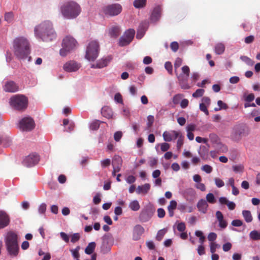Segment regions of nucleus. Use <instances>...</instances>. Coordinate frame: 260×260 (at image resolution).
<instances>
[{"label":"nucleus","instance_id":"nucleus-1","mask_svg":"<svg viewBox=\"0 0 260 260\" xmlns=\"http://www.w3.org/2000/svg\"><path fill=\"white\" fill-rule=\"evenodd\" d=\"M12 50L16 58L19 60L27 59L31 61L30 44L28 39L24 36H18L12 41Z\"/></svg>","mask_w":260,"mask_h":260},{"label":"nucleus","instance_id":"nucleus-2","mask_svg":"<svg viewBox=\"0 0 260 260\" xmlns=\"http://www.w3.org/2000/svg\"><path fill=\"white\" fill-rule=\"evenodd\" d=\"M34 35L38 40L45 42H51L56 38L52 23L49 20L41 22L34 28Z\"/></svg>","mask_w":260,"mask_h":260},{"label":"nucleus","instance_id":"nucleus-3","mask_svg":"<svg viewBox=\"0 0 260 260\" xmlns=\"http://www.w3.org/2000/svg\"><path fill=\"white\" fill-rule=\"evenodd\" d=\"M4 242L7 254L11 258L16 257L19 252L18 234L12 231L7 232L4 235Z\"/></svg>","mask_w":260,"mask_h":260},{"label":"nucleus","instance_id":"nucleus-4","mask_svg":"<svg viewBox=\"0 0 260 260\" xmlns=\"http://www.w3.org/2000/svg\"><path fill=\"white\" fill-rule=\"evenodd\" d=\"M60 12L64 18L73 19L80 15L81 12V8L76 2L69 1L61 5Z\"/></svg>","mask_w":260,"mask_h":260},{"label":"nucleus","instance_id":"nucleus-5","mask_svg":"<svg viewBox=\"0 0 260 260\" xmlns=\"http://www.w3.org/2000/svg\"><path fill=\"white\" fill-rule=\"evenodd\" d=\"M77 45L76 40L71 36H67L62 40V48L60 50V55L66 56L71 51L73 50Z\"/></svg>","mask_w":260,"mask_h":260},{"label":"nucleus","instance_id":"nucleus-6","mask_svg":"<svg viewBox=\"0 0 260 260\" xmlns=\"http://www.w3.org/2000/svg\"><path fill=\"white\" fill-rule=\"evenodd\" d=\"M100 46L98 41H90L86 48L85 58L89 61H94L98 56Z\"/></svg>","mask_w":260,"mask_h":260},{"label":"nucleus","instance_id":"nucleus-7","mask_svg":"<svg viewBox=\"0 0 260 260\" xmlns=\"http://www.w3.org/2000/svg\"><path fill=\"white\" fill-rule=\"evenodd\" d=\"M10 104L11 106L16 110H23L27 107V99L23 95H15L11 98Z\"/></svg>","mask_w":260,"mask_h":260},{"label":"nucleus","instance_id":"nucleus-8","mask_svg":"<svg viewBox=\"0 0 260 260\" xmlns=\"http://www.w3.org/2000/svg\"><path fill=\"white\" fill-rule=\"evenodd\" d=\"M249 134L248 129L243 125H237L233 129L231 137L234 141H240L242 137H245Z\"/></svg>","mask_w":260,"mask_h":260},{"label":"nucleus","instance_id":"nucleus-9","mask_svg":"<svg viewBox=\"0 0 260 260\" xmlns=\"http://www.w3.org/2000/svg\"><path fill=\"white\" fill-rule=\"evenodd\" d=\"M182 73L177 76V78L182 89H188L189 86L187 84L190 69L187 66H184L181 68Z\"/></svg>","mask_w":260,"mask_h":260},{"label":"nucleus","instance_id":"nucleus-10","mask_svg":"<svg viewBox=\"0 0 260 260\" xmlns=\"http://www.w3.org/2000/svg\"><path fill=\"white\" fill-rule=\"evenodd\" d=\"M155 209L151 205L145 207L140 212L139 219L141 222L148 221L152 217Z\"/></svg>","mask_w":260,"mask_h":260},{"label":"nucleus","instance_id":"nucleus-11","mask_svg":"<svg viewBox=\"0 0 260 260\" xmlns=\"http://www.w3.org/2000/svg\"><path fill=\"white\" fill-rule=\"evenodd\" d=\"M35 123L33 119L30 117H25L21 119L19 123V126L22 131H30L35 127Z\"/></svg>","mask_w":260,"mask_h":260},{"label":"nucleus","instance_id":"nucleus-12","mask_svg":"<svg viewBox=\"0 0 260 260\" xmlns=\"http://www.w3.org/2000/svg\"><path fill=\"white\" fill-rule=\"evenodd\" d=\"M121 11L122 7L118 4L109 5L103 9L105 14L110 16L118 15L121 13Z\"/></svg>","mask_w":260,"mask_h":260},{"label":"nucleus","instance_id":"nucleus-13","mask_svg":"<svg viewBox=\"0 0 260 260\" xmlns=\"http://www.w3.org/2000/svg\"><path fill=\"white\" fill-rule=\"evenodd\" d=\"M135 34V31L133 29H129L126 31L119 39V45L120 46H124L129 44L133 39Z\"/></svg>","mask_w":260,"mask_h":260},{"label":"nucleus","instance_id":"nucleus-14","mask_svg":"<svg viewBox=\"0 0 260 260\" xmlns=\"http://www.w3.org/2000/svg\"><path fill=\"white\" fill-rule=\"evenodd\" d=\"M39 160V155L36 153H32L24 158L22 164L27 167H31L37 164Z\"/></svg>","mask_w":260,"mask_h":260},{"label":"nucleus","instance_id":"nucleus-15","mask_svg":"<svg viewBox=\"0 0 260 260\" xmlns=\"http://www.w3.org/2000/svg\"><path fill=\"white\" fill-rule=\"evenodd\" d=\"M3 90L7 92H15L18 91V85L13 81L4 82L3 85Z\"/></svg>","mask_w":260,"mask_h":260},{"label":"nucleus","instance_id":"nucleus-16","mask_svg":"<svg viewBox=\"0 0 260 260\" xmlns=\"http://www.w3.org/2000/svg\"><path fill=\"white\" fill-rule=\"evenodd\" d=\"M162 13V8L160 6H155L150 15V20L152 23H156L160 19Z\"/></svg>","mask_w":260,"mask_h":260},{"label":"nucleus","instance_id":"nucleus-17","mask_svg":"<svg viewBox=\"0 0 260 260\" xmlns=\"http://www.w3.org/2000/svg\"><path fill=\"white\" fill-rule=\"evenodd\" d=\"M80 68V64L73 60L67 62L63 67V70L68 72H76Z\"/></svg>","mask_w":260,"mask_h":260},{"label":"nucleus","instance_id":"nucleus-18","mask_svg":"<svg viewBox=\"0 0 260 260\" xmlns=\"http://www.w3.org/2000/svg\"><path fill=\"white\" fill-rule=\"evenodd\" d=\"M9 215L4 211H0V230L7 227L10 223Z\"/></svg>","mask_w":260,"mask_h":260},{"label":"nucleus","instance_id":"nucleus-19","mask_svg":"<svg viewBox=\"0 0 260 260\" xmlns=\"http://www.w3.org/2000/svg\"><path fill=\"white\" fill-rule=\"evenodd\" d=\"M144 228L140 224L136 225L133 229V239L137 241L141 238V236L144 234Z\"/></svg>","mask_w":260,"mask_h":260},{"label":"nucleus","instance_id":"nucleus-20","mask_svg":"<svg viewBox=\"0 0 260 260\" xmlns=\"http://www.w3.org/2000/svg\"><path fill=\"white\" fill-rule=\"evenodd\" d=\"M149 23L147 21L142 22L137 30L136 38L137 39H141L144 35L148 27Z\"/></svg>","mask_w":260,"mask_h":260},{"label":"nucleus","instance_id":"nucleus-21","mask_svg":"<svg viewBox=\"0 0 260 260\" xmlns=\"http://www.w3.org/2000/svg\"><path fill=\"white\" fill-rule=\"evenodd\" d=\"M197 207L200 213L206 214L208 211L209 205L205 199H201L198 202Z\"/></svg>","mask_w":260,"mask_h":260},{"label":"nucleus","instance_id":"nucleus-22","mask_svg":"<svg viewBox=\"0 0 260 260\" xmlns=\"http://www.w3.org/2000/svg\"><path fill=\"white\" fill-rule=\"evenodd\" d=\"M112 59L111 55L103 57L97 61L98 68L101 69L107 66Z\"/></svg>","mask_w":260,"mask_h":260},{"label":"nucleus","instance_id":"nucleus-23","mask_svg":"<svg viewBox=\"0 0 260 260\" xmlns=\"http://www.w3.org/2000/svg\"><path fill=\"white\" fill-rule=\"evenodd\" d=\"M215 215L219 222V226L221 229H225L228 225V223L226 220L223 219V216L222 213L219 211H217Z\"/></svg>","mask_w":260,"mask_h":260},{"label":"nucleus","instance_id":"nucleus-24","mask_svg":"<svg viewBox=\"0 0 260 260\" xmlns=\"http://www.w3.org/2000/svg\"><path fill=\"white\" fill-rule=\"evenodd\" d=\"M184 197L187 201H191L196 196V191L192 188H188L183 191Z\"/></svg>","mask_w":260,"mask_h":260},{"label":"nucleus","instance_id":"nucleus-25","mask_svg":"<svg viewBox=\"0 0 260 260\" xmlns=\"http://www.w3.org/2000/svg\"><path fill=\"white\" fill-rule=\"evenodd\" d=\"M150 189V185L149 183H145L143 185H139L136 189V192L138 194H146Z\"/></svg>","mask_w":260,"mask_h":260},{"label":"nucleus","instance_id":"nucleus-26","mask_svg":"<svg viewBox=\"0 0 260 260\" xmlns=\"http://www.w3.org/2000/svg\"><path fill=\"white\" fill-rule=\"evenodd\" d=\"M108 33L111 37L116 38L120 34L119 27L116 25H113L109 28Z\"/></svg>","mask_w":260,"mask_h":260},{"label":"nucleus","instance_id":"nucleus-27","mask_svg":"<svg viewBox=\"0 0 260 260\" xmlns=\"http://www.w3.org/2000/svg\"><path fill=\"white\" fill-rule=\"evenodd\" d=\"M214 147L215 148L217 152L219 153H226L228 151V147L220 142L214 145Z\"/></svg>","mask_w":260,"mask_h":260},{"label":"nucleus","instance_id":"nucleus-28","mask_svg":"<svg viewBox=\"0 0 260 260\" xmlns=\"http://www.w3.org/2000/svg\"><path fill=\"white\" fill-rule=\"evenodd\" d=\"M101 114L103 116L107 118H110L112 116V111L108 107H104L101 109Z\"/></svg>","mask_w":260,"mask_h":260},{"label":"nucleus","instance_id":"nucleus-29","mask_svg":"<svg viewBox=\"0 0 260 260\" xmlns=\"http://www.w3.org/2000/svg\"><path fill=\"white\" fill-rule=\"evenodd\" d=\"M177 204V202L175 200H172L170 201V204L168 206V210L170 217H173L174 216V210L176 208Z\"/></svg>","mask_w":260,"mask_h":260},{"label":"nucleus","instance_id":"nucleus-30","mask_svg":"<svg viewBox=\"0 0 260 260\" xmlns=\"http://www.w3.org/2000/svg\"><path fill=\"white\" fill-rule=\"evenodd\" d=\"M225 50L224 45L222 43H218L215 46L214 51L216 54L220 55L223 53Z\"/></svg>","mask_w":260,"mask_h":260},{"label":"nucleus","instance_id":"nucleus-31","mask_svg":"<svg viewBox=\"0 0 260 260\" xmlns=\"http://www.w3.org/2000/svg\"><path fill=\"white\" fill-rule=\"evenodd\" d=\"M128 207L133 211H137L140 209V205L139 202L137 200H135L130 202Z\"/></svg>","mask_w":260,"mask_h":260},{"label":"nucleus","instance_id":"nucleus-32","mask_svg":"<svg viewBox=\"0 0 260 260\" xmlns=\"http://www.w3.org/2000/svg\"><path fill=\"white\" fill-rule=\"evenodd\" d=\"M101 250L103 253H107L110 250V246L109 245L108 241L107 239H104L101 245Z\"/></svg>","mask_w":260,"mask_h":260},{"label":"nucleus","instance_id":"nucleus-33","mask_svg":"<svg viewBox=\"0 0 260 260\" xmlns=\"http://www.w3.org/2000/svg\"><path fill=\"white\" fill-rule=\"evenodd\" d=\"M96 244L94 242L89 243L85 249V252L87 254H92L95 248Z\"/></svg>","mask_w":260,"mask_h":260},{"label":"nucleus","instance_id":"nucleus-34","mask_svg":"<svg viewBox=\"0 0 260 260\" xmlns=\"http://www.w3.org/2000/svg\"><path fill=\"white\" fill-rule=\"evenodd\" d=\"M242 215L247 222H250L252 220V217L251 212L249 210H243L242 211Z\"/></svg>","mask_w":260,"mask_h":260},{"label":"nucleus","instance_id":"nucleus-35","mask_svg":"<svg viewBox=\"0 0 260 260\" xmlns=\"http://www.w3.org/2000/svg\"><path fill=\"white\" fill-rule=\"evenodd\" d=\"M146 4V0H135L134 6L138 9L143 8Z\"/></svg>","mask_w":260,"mask_h":260},{"label":"nucleus","instance_id":"nucleus-36","mask_svg":"<svg viewBox=\"0 0 260 260\" xmlns=\"http://www.w3.org/2000/svg\"><path fill=\"white\" fill-rule=\"evenodd\" d=\"M164 141L170 142L173 139L172 131L171 132H165L162 135Z\"/></svg>","mask_w":260,"mask_h":260},{"label":"nucleus","instance_id":"nucleus-37","mask_svg":"<svg viewBox=\"0 0 260 260\" xmlns=\"http://www.w3.org/2000/svg\"><path fill=\"white\" fill-rule=\"evenodd\" d=\"M122 159L121 157L118 155H115L112 160V165L122 166Z\"/></svg>","mask_w":260,"mask_h":260},{"label":"nucleus","instance_id":"nucleus-38","mask_svg":"<svg viewBox=\"0 0 260 260\" xmlns=\"http://www.w3.org/2000/svg\"><path fill=\"white\" fill-rule=\"evenodd\" d=\"M249 237L253 240H260V233L257 231L253 230L250 233Z\"/></svg>","mask_w":260,"mask_h":260},{"label":"nucleus","instance_id":"nucleus-39","mask_svg":"<svg viewBox=\"0 0 260 260\" xmlns=\"http://www.w3.org/2000/svg\"><path fill=\"white\" fill-rule=\"evenodd\" d=\"M208 204H214L216 202V199L212 193H209L206 196V200Z\"/></svg>","mask_w":260,"mask_h":260},{"label":"nucleus","instance_id":"nucleus-40","mask_svg":"<svg viewBox=\"0 0 260 260\" xmlns=\"http://www.w3.org/2000/svg\"><path fill=\"white\" fill-rule=\"evenodd\" d=\"M240 58L241 60L244 61L248 66H252L254 64V61L246 56H241Z\"/></svg>","mask_w":260,"mask_h":260},{"label":"nucleus","instance_id":"nucleus-41","mask_svg":"<svg viewBox=\"0 0 260 260\" xmlns=\"http://www.w3.org/2000/svg\"><path fill=\"white\" fill-rule=\"evenodd\" d=\"M209 139L211 142L215 145L219 142V139L217 135L215 134H210L209 135Z\"/></svg>","mask_w":260,"mask_h":260},{"label":"nucleus","instance_id":"nucleus-42","mask_svg":"<svg viewBox=\"0 0 260 260\" xmlns=\"http://www.w3.org/2000/svg\"><path fill=\"white\" fill-rule=\"evenodd\" d=\"M210 252L212 253H215L217 248L220 247V245L215 242H211L209 245Z\"/></svg>","mask_w":260,"mask_h":260},{"label":"nucleus","instance_id":"nucleus-43","mask_svg":"<svg viewBox=\"0 0 260 260\" xmlns=\"http://www.w3.org/2000/svg\"><path fill=\"white\" fill-rule=\"evenodd\" d=\"M14 18V15L12 12L6 13L5 15V20L8 23H11L13 21Z\"/></svg>","mask_w":260,"mask_h":260},{"label":"nucleus","instance_id":"nucleus-44","mask_svg":"<svg viewBox=\"0 0 260 260\" xmlns=\"http://www.w3.org/2000/svg\"><path fill=\"white\" fill-rule=\"evenodd\" d=\"M204 92L205 90L203 89H198L194 93H193L192 96L195 98L201 97L203 95Z\"/></svg>","mask_w":260,"mask_h":260},{"label":"nucleus","instance_id":"nucleus-45","mask_svg":"<svg viewBox=\"0 0 260 260\" xmlns=\"http://www.w3.org/2000/svg\"><path fill=\"white\" fill-rule=\"evenodd\" d=\"M100 120H94L90 124V128L91 130H97L100 126Z\"/></svg>","mask_w":260,"mask_h":260},{"label":"nucleus","instance_id":"nucleus-46","mask_svg":"<svg viewBox=\"0 0 260 260\" xmlns=\"http://www.w3.org/2000/svg\"><path fill=\"white\" fill-rule=\"evenodd\" d=\"M166 232L167 231L165 229L159 230L156 236V240L158 241H160L165 235Z\"/></svg>","mask_w":260,"mask_h":260},{"label":"nucleus","instance_id":"nucleus-47","mask_svg":"<svg viewBox=\"0 0 260 260\" xmlns=\"http://www.w3.org/2000/svg\"><path fill=\"white\" fill-rule=\"evenodd\" d=\"M47 205L45 203H42L38 207V212L40 214H45L46 211Z\"/></svg>","mask_w":260,"mask_h":260},{"label":"nucleus","instance_id":"nucleus-48","mask_svg":"<svg viewBox=\"0 0 260 260\" xmlns=\"http://www.w3.org/2000/svg\"><path fill=\"white\" fill-rule=\"evenodd\" d=\"M183 96V95L182 94H177L175 95L173 98V103L175 105L179 104Z\"/></svg>","mask_w":260,"mask_h":260},{"label":"nucleus","instance_id":"nucleus-49","mask_svg":"<svg viewBox=\"0 0 260 260\" xmlns=\"http://www.w3.org/2000/svg\"><path fill=\"white\" fill-rule=\"evenodd\" d=\"M80 246H78L76 247V248L71 250L72 254L74 258L78 259V258L79 257V250H80Z\"/></svg>","mask_w":260,"mask_h":260},{"label":"nucleus","instance_id":"nucleus-50","mask_svg":"<svg viewBox=\"0 0 260 260\" xmlns=\"http://www.w3.org/2000/svg\"><path fill=\"white\" fill-rule=\"evenodd\" d=\"M101 164L103 168L107 167L111 164V160L109 158H106L101 161Z\"/></svg>","mask_w":260,"mask_h":260},{"label":"nucleus","instance_id":"nucleus-51","mask_svg":"<svg viewBox=\"0 0 260 260\" xmlns=\"http://www.w3.org/2000/svg\"><path fill=\"white\" fill-rule=\"evenodd\" d=\"M214 181L216 186L219 188L223 187L224 185V182L220 178H215L214 179Z\"/></svg>","mask_w":260,"mask_h":260},{"label":"nucleus","instance_id":"nucleus-52","mask_svg":"<svg viewBox=\"0 0 260 260\" xmlns=\"http://www.w3.org/2000/svg\"><path fill=\"white\" fill-rule=\"evenodd\" d=\"M197 252L199 255H203L205 254V248L203 245H199L197 248Z\"/></svg>","mask_w":260,"mask_h":260},{"label":"nucleus","instance_id":"nucleus-53","mask_svg":"<svg viewBox=\"0 0 260 260\" xmlns=\"http://www.w3.org/2000/svg\"><path fill=\"white\" fill-rule=\"evenodd\" d=\"M114 101L117 103L122 104L123 103L122 98L120 93H116L115 94Z\"/></svg>","mask_w":260,"mask_h":260},{"label":"nucleus","instance_id":"nucleus-54","mask_svg":"<svg viewBox=\"0 0 260 260\" xmlns=\"http://www.w3.org/2000/svg\"><path fill=\"white\" fill-rule=\"evenodd\" d=\"M202 170L205 172L206 173L209 174L212 171V168L209 165H205L202 166L201 168Z\"/></svg>","mask_w":260,"mask_h":260},{"label":"nucleus","instance_id":"nucleus-55","mask_svg":"<svg viewBox=\"0 0 260 260\" xmlns=\"http://www.w3.org/2000/svg\"><path fill=\"white\" fill-rule=\"evenodd\" d=\"M148 163L151 167H154L157 164V158L155 157H150Z\"/></svg>","mask_w":260,"mask_h":260},{"label":"nucleus","instance_id":"nucleus-56","mask_svg":"<svg viewBox=\"0 0 260 260\" xmlns=\"http://www.w3.org/2000/svg\"><path fill=\"white\" fill-rule=\"evenodd\" d=\"M208 106L201 103L200 104V109L201 111L204 112L206 115H209V111L207 109Z\"/></svg>","mask_w":260,"mask_h":260},{"label":"nucleus","instance_id":"nucleus-57","mask_svg":"<svg viewBox=\"0 0 260 260\" xmlns=\"http://www.w3.org/2000/svg\"><path fill=\"white\" fill-rule=\"evenodd\" d=\"M122 136V133L121 131H117L114 134V139L116 142H118Z\"/></svg>","mask_w":260,"mask_h":260},{"label":"nucleus","instance_id":"nucleus-58","mask_svg":"<svg viewBox=\"0 0 260 260\" xmlns=\"http://www.w3.org/2000/svg\"><path fill=\"white\" fill-rule=\"evenodd\" d=\"M160 145V149L163 152L167 151L170 149V144L167 143H162Z\"/></svg>","mask_w":260,"mask_h":260},{"label":"nucleus","instance_id":"nucleus-59","mask_svg":"<svg viewBox=\"0 0 260 260\" xmlns=\"http://www.w3.org/2000/svg\"><path fill=\"white\" fill-rule=\"evenodd\" d=\"M231 224L234 226H236V227H239V226H241V225H242L243 224V222L242 220H239V219H235V220H233L232 222H231Z\"/></svg>","mask_w":260,"mask_h":260},{"label":"nucleus","instance_id":"nucleus-60","mask_svg":"<svg viewBox=\"0 0 260 260\" xmlns=\"http://www.w3.org/2000/svg\"><path fill=\"white\" fill-rule=\"evenodd\" d=\"M182 59L179 57L177 58L174 63L175 70H176L178 68H179L182 64Z\"/></svg>","mask_w":260,"mask_h":260},{"label":"nucleus","instance_id":"nucleus-61","mask_svg":"<svg viewBox=\"0 0 260 260\" xmlns=\"http://www.w3.org/2000/svg\"><path fill=\"white\" fill-rule=\"evenodd\" d=\"M185 225L183 222L179 223L177 225V229L178 231L183 232L185 230Z\"/></svg>","mask_w":260,"mask_h":260},{"label":"nucleus","instance_id":"nucleus-62","mask_svg":"<svg viewBox=\"0 0 260 260\" xmlns=\"http://www.w3.org/2000/svg\"><path fill=\"white\" fill-rule=\"evenodd\" d=\"M217 238V235L215 233H210L208 236V239L211 242H213Z\"/></svg>","mask_w":260,"mask_h":260},{"label":"nucleus","instance_id":"nucleus-63","mask_svg":"<svg viewBox=\"0 0 260 260\" xmlns=\"http://www.w3.org/2000/svg\"><path fill=\"white\" fill-rule=\"evenodd\" d=\"M232 248V244L230 242H227L224 244L222 246L223 250L225 252L229 251Z\"/></svg>","mask_w":260,"mask_h":260},{"label":"nucleus","instance_id":"nucleus-64","mask_svg":"<svg viewBox=\"0 0 260 260\" xmlns=\"http://www.w3.org/2000/svg\"><path fill=\"white\" fill-rule=\"evenodd\" d=\"M170 47L173 51L176 52L179 47L178 43L177 42H173L171 43Z\"/></svg>","mask_w":260,"mask_h":260}]
</instances>
